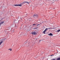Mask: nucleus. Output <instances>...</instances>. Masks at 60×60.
<instances>
[{"label":"nucleus","mask_w":60,"mask_h":60,"mask_svg":"<svg viewBox=\"0 0 60 60\" xmlns=\"http://www.w3.org/2000/svg\"><path fill=\"white\" fill-rule=\"evenodd\" d=\"M32 34H33L34 35H36L37 34V33L36 32H33L31 33Z\"/></svg>","instance_id":"7ed1b4c3"},{"label":"nucleus","mask_w":60,"mask_h":60,"mask_svg":"<svg viewBox=\"0 0 60 60\" xmlns=\"http://www.w3.org/2000/svg\"><path fill=\"white\" fill-rule=\"evenodd\" d=\"M55 28H51V29H55Z\"/></svg>","instance_id":"dca6fc26"},{"label":"nucleus","mask_w":60,"mask_h":60,"mask_svg":"<svg viewBox=\"0 0 60 60\" xmlns=\"http://www.w3.org/2000/svg\"><path fill=\"white\" fill-rule=\"evenodd\" d=\"M4 23V22H1L0 24V25H1V24H3V23Z\"/></svg>","instance_id":"423d86ee"},{"label":"nucleus","mask_w":60,"mask_h":60,"mask_svg":"<svg viewBox=\"0 0 60 60\" xmlns=\"http://www.w3.org/2000/svg\"><path fill=\"white\" fill-rule=\"evenodd\" d=\"M53 56V55H51L50 56Z\"/></svg>","instance_id":"f3484780"},{"label":"nucleus","mask_w":60,"mask_h":60,"mask_svg":"<svg viewBox=\"0 0 60 60\" xmlns=\"http://www.w3.org/2000/svg\"><path fill=\"white\" fill-rule=\"evenodd\" d=\"M45 32H46L45 30L43 32V33H44V34H45Z\"/></svg>","instance_id":"6e6552de"},{"label":"nucleus","mask_w":60,"mask_h":60,"mask_svg":"<svg viewBox=\"0 0 60 60\" xmlns=\"http://www.w3.org/2000/svg\"><path fill=\"white\" fill-rule=\"evenodd\" d=\"M8 50H10V51H11L12 50V49H8Z\"/></svg>","instance_id":"9b49d317"},{"label":"nucleus","mask_w":60,"mask_h":60,"mask_svg":"<svg viewBox=\"0 0 60 60\" xmlns=\"http://www.w3.org/2000/svg\"><path fill=\"white\" fill-rule=\"evenodd\" d=\"M13 6H22V4H18V5H17V4H16L15 5H13Z\"/></svg>","instance_id":"f257e3e1"},{"label":"nucleus","mask_w":60,"mask_h":60,"mask_svg":"<svg viewBox=\"0 0 60 60\" xmlns=\"http://www.w3.org/2000/svg\"><path fill=\"white\" fill-rule=\"evenodd\" d=\"M57 60H60V58H58L57 59Z\"/></svg>","instance_id":"9d476101"},{"label":"nucleus","mask_w":60,"mask_h":60,"mask_svg":"<svg viewBox=\"0 0 60 60\" xmlns=\"http://www.w3.org/2000/svg\"><path fill=\"white\" fill-rule=\"evenodd\" d=\"M36 25V24H33V26H35V25Z\"/></svg>","instance_id":"ddd939ff"},{"label":"nucleus","mask_w":60,"mask_h":60,"mask_svg":"<svg viewBox=\"0 0 60 60\" xmlns=\"http://www.w3.org/2000/svg\"><path fill=\"white\" fill-rule=\"evenodd\" d=\"M37 29V28H34L33 29Z\"/></svg>","instance_id":"4468645a"},{"label":"nucleus","mask_w":60,"mask_h":60,"mask_svg":"<svg viewBox=\"0 0 60 60\" xmlns=\"http://www.w3.org/2000/svg\"><path fill=\"white\" fill-rule=\"evenodd\" d=\"M48 30V29L47 28H46L45 30L46 32L47 30Z\"/></svg>","instance_id":"0eeeda50"},{"label":"nucleus","mask_w":60,"mask_h":60,"mask_svg":"<svg viewBox=\"0 0 60 60\" xmlns=\"http://www.w3.org/2000/svg\"><path fill=\"white\" fill-rule=\"evenodd\" d=\"M48 35H50V36H53V34L51 33H50L49 34H48Z\"/></svg>","instance_id":"39448f33"},{"label":"nucleus","mask_w":60,"mask_h":60,"mask_svg":"<svg viewBox=\"0 0 60 60\" xmlns=\"http://www.w3.org/2000/svg\"><path fill=\"white\" fill-rule=\"evenodd\" d=\"M25 3H26L27 4H29V3H30V2H27V1H25L22 3V4H24Z\"/></svg>","instance_id":"f03ea898"},{"label":"nucleus","mask_w":60,"mask_h":60,"mask_svg":"<svg viewBox=\"0 0 60 60\" xmlns=\"http://www.w3.org/2000/svg\"><path fill=\"white\" fill-rule=\"evenodd\" d=\"M38 15L37 14L34 15H33V17H38Z\"/></svg>","instance_id":"20e7f679"},{"label":"nucleus","mask_w":60,"mask_h":60,"mask_svg":"<svg viewBox=\"0 0 60 60\" xmlns=\"http://www.w3.org/2000/svg\"><path fill=\"white\" fill-rule=\"evenodd\" d=\"M52 60H56L55 59H52Z\"/></svg>","instance_id":"a211bd4d"},{"label":"nucleus","mask_w":60,"mask_h":60,"mask_svg":"<svg viewBox=\"0 0 60 60\" xmlns=\"http://www.w3.org/2000/svg\"><path fill=\"white\" fill-rule=\"evenodd\" d=\"M40 25V24H38V25H37V26H39V25Z\"/></svg>","instance_id":"2eb2a0df"},{"label":"nucleus","mask_w":60,"mask_h":60,"mask_svg":"<svg viewBox=\"0 0 60 60\" xmlns=\"http://www.w3.org/2000/svg\"><path fill=\"white\" fill-rule=\"evenodd\" d=\"M3 42V41H2L0 42V45H1V44Z\"/></svg>","instance_id":"1a4fd4ad"},{"label":"nucleus","mask_w":60,"mask_h":60,"mask_svg":"<svg viewBox=\"0 0 60 60\" xmlns=\"http://www.w3.org/2000/svg\"><path fill=\"white\" fill-rule=\"evenodd\" d=\"M48 28V30H49V29H51L52 28Z\"/></svg>","instance_id":"f8f14e48"}]
</instances>
